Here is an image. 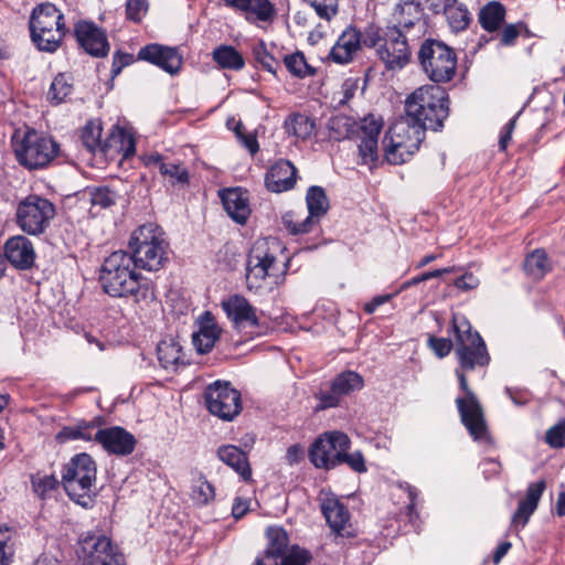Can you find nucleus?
I'll list each match as a JSON object with an SVG mask.
<instances>
[{"label": "nucleus", "instance_id": "obj_43", "mask_svg": "<svg viewBox=\"0 0 565 565\" xmlns=\"http://www.w3.org/2000/svg\"><path fill=\"white\" fill-rule=\"evenodd\" d=\"M72 90V78L68 75L61 73L54 77L47 92V98L55 104H60L71 95Z\"/></svg>", "mask_w": 565, "mask_h": 565}, {"label": "nucleus", "instance_id": "obj_5", "mask_svg": "<svg viewBox=\"0 0 565 565\" xmlns=\"http://www.w3.org/2000/svg\"><path fill=\"white\" fill-rule=\"evenodd\" d=\"M405 114L425 128L437 131L449 115L448 94L438 85H424L407 97Z\"/></svg>", "mask_w": 565, "mask_h": 565}, {"label": "nucleus", "instance_id": "obj_27", "mask_svg": "<svg viewBox=\"0 0 565 565\" xmlns=\"http://www.w3.org/2000/svg\"><path fill=\"white\" fill-rule=\"evenodd\" d=\"M545 488L544 480L529 484L525 497L519 502L518 509L512 515L511 522L514 526L521 525L523 527L526 525L531 515L535 512Z\"/></svg>", "mask_w": 565, "mask_h": 565}, {"label": "nucleus", "instance_id": "obj_18", "mask_svg": "<svg viewBox=\"0 0 565 565\" xmlns=\"http://www.w3.org/2000/svg\"><path fill=\"white\" fill-rule=\"evenodd\" d=\"M94 440L100 444L105 451L116 456L130 455L136 446L134 435L119 426L98 428Z\"/></svg>", "mask_w": 565, "mask_h": 565}, {"label": "nucleus", "instance_id": "obj_52", "mask_svg": "<svg viewBox=\"0 0 565 565\" xmlns=\"http://www.w3.org/2000/svg\"><path fill=\"white\" fill-rule=\"evenodd\" d=\"M320 19L330 21L339 11V0H306Z\"/></svg>", "mask_w": 565, "mask_h": 565}, {"label": "nucleus", "instance_id": "obj_40", "mask_svg": "<svg viewBox=\"0 0 565 565\" xmlns=\"http://www.w3.org/2000/svg\"><path fill=\"white\" fill-rule=\"evenodd\" d=\"M331 383L342 397L361 390L364 384L362 376L354 371H345L338 374Z\"/></svg>", "mask_w": 565, "mask_h": 565}, {"label": "nucleus", "instance_id": "obj_42", "mask_svg": "<svg viewBox=\"0 0 565 565\" xmlns=\"http://www.w3.org/2000/svg\"><path fill=\"white\" fill-rule=\"evenodd\" d=\"M158 359L164 369L175 366L182 359V349L174 341H161L157 347Z\"/></svg>", "mask_w": 565, "mask_h": 565}, {"label": "nucleus", "instance_id": "obj_2", "mask_svg": "<svg viewBox=\"0 0 565 565\" xmlns=\"http://www.w3.org/2000/svg\"><path fill=\"white\" fill-rule=\"evenodd\" d=\"M132 258L125 250H117L105 258L99 282L103 290L110 297H132L140 306H148L154 299V291L136 271Z\"/></svg>", "mask_w": 565, "mask_h": 565}, {"label": "nucleus", "instance_id": "obj_33", "mask_svg": "<svg viewBox=\"0 0 565 565\" xmlns=\"http://www.w3.org/2000/svg\"><path fill=\"white\" fill-rule=\"evenodd\" d=\"M282 223L291 235L307 234L319 224L311 215H303L302 212L297 211L285 213L282 215Z\"/></svg>", "mask_w": 565, "mask_h": 565}, {"label": "nucleus", "instance_id": "obj_32", "mask_svg": "<svg viewBox=\"0 0 565 565\" xmlns=\"http://www.w3.org/2000/svg\"><path fill=\"white\" fill-rule=\"evenodd\" d=\"M505 18V8L499 1H490L483 6L478 14V20L483 30L498 31Z\"/></svg>", "mask_w": 565, "mask_h": 565}, {"label": "nucleus", "instance_id": "obj_46", "mask_svg": "<svg viewBox=\"0 0 565 565\" xmlns=\"http://www.w3.org/2000/svg\"><path fill=\"white\" fill-rule=\"evenodd\" d=\"M384 126L382 116L375 114H367L360 122H358V134L362 132L363 138H373L379 140V136Z\"/></svg>", "mask_w": 565, "mask_h": 565}, {"label": "nucleus", "instance_id": "obj_38", "mask_svg": "<svg viewBox=\"0 0 565 565\" xmlns=\"http://www.w3.org/2000/svg\"><path fill=\"white\" fill-rule=\"evenodd\" d=\"M97 428L95 422H83L75 426H65L56 435L58 443H65L68 440L83 439L86 441L94 440V430Z\"/></svg>", "mask_w": 565, "mask_h": 565}, {"label": "nucleus", "instance_id": "obj_58", "mask_svg": "<svg viewBox=\"0 0 565 565\" xmlns=\"http://www.w3.org/2000/svg\"><path fill=\"white\" fill-rule=\"evenodd\" d=\"M428 344L438 358L447 356L452 348L451 340L446 338L430 337L428 339Z\"/></svg>", "mask_w": 565, "mask_h": 565}, {"label": "nucleus", "instance_id": "obj_14", "mask_svg": "<svg viewBox=\"0 0 565 565\" xmlns=\"http://www.w3.org/2000/svg\"><path fill=\"white\" fill-rule=\"evenodd\" d=\"M57 150L58 146L53 139L42 137L34 130L28 131L21 143L14 148L18 161L30 170L49 164Z\"/></svg>", "mask_w": 565, "mask_h": 565}, {"label": "nucleus", "instance_id": "obj_41", "mask_svg": "<svg viewBox=\"0 0 565 565\" xmlns=\"http://www.w3.org/2000/svg\"><path fill=\"white\" fill-rule=\"evenodd\" d=\"M146 167L158 168L163 177H188L186 171L180 166L163 161L162 156L159 153H150L141 158Z\"/></svg>", "mask_w": 565, "mask_h": 565}, {"label": "nucleus", "instance_id": "obj_29", "mask_svg": "<svg viewBox=\"0 0 565 565\" xmlns=\"http://www.w3.org/2000/svg\"><path fill=\"white\" fill-rule=\"evenodd\" d=\"M200 329L193 334V344L201 354L210 352L218 340L221 329L215 323L211 312H204L200 318Z\"/></svg>", "mask_w": 565, "mask_h": 565}, {"label": "nucleus", "instance_id": "obj_3", "mask_svg": "<svg viewBox=\"0 0 565 565\" xmlns=\"http://www.w3.org/2000/svg\"><path fill=\"white\" fill-rule=\"evenodd\" d=\"M278 254H282V247L275 238L257 239L254 243L246 267L248 289L260 288L266 279H271L273 284L285 279L289 259H278Z\"/></svg>", "mask_w": 565, "mask_h": 565}, {"label": "nucleus", "instance_id": "obj_12", "mask_svg": "<svg viewBox=\"0 0 565 565\" xmlns=\"http://www.w3.org/2000/svg\"><path fill=\"white\" fill-rule=\"evenodd\" d=\"M54 204L39 195H28L18 203L15 210V224L30 236L43 235L55 216Z\"/></svg>", "mask_w": 565, "mask_h": 565}, {"label": "nucleus", "instance_id": "obj_39", "mask_svg": "<svg viewBox=\"0 0 565 565\" xmlns=\"http://www.w3.org/2000/svg\"><path fill=\"white\" fill-rule=\"evenodd\" d=\"M213 60L223 68L241 70L245 62L243 56L230 45H222L213 51Z\"/></svg>", "mask_w": 565, "mask_h": 565}, {"label": "nucleus", "instance_id": "obj_28", "mask_svg": "<svg viewBox=\"0 0 565 565\" xmlns=\"http://www.w3.org/2000/svg\"><path fill=\"white\" fill-rule=\"evenodd\" d=\"M217 458L232 468L244 481L252 480V468L248 456L235 445H223L216 451Z\"/></svg>", "mask_w": 565, "mask_h": 565}, {"label": "nucleus", "instance_id": "obj_17", "mask_svg": "<svg viewBox=\"0 0 565 565\" xmlns=\"http://www.w3.org/2000/svg\"><path fill=\"white\" fill-rule=\"evenodd\" d=\"M320 508L331 531L342 537L354 536L350 512L332 493L320 492Z\"/></svg>", "mask_w": 565, "mask_h": 565}, {"label": "nucleus", "instance_id": "obj_13", "mask_svg": "<svg viewBox=\"0 0 565 565\" xmlns=\"http://www.w3.org/2000/svg\"><path fill=\"white\" fill-rule=\"evenodd\" d=\"M85 565H125V556L104 534L87 532L78 541L76 551Z\"/></svg>", "mask_w": 565, "mask_h": 565}, {"label": "nucleus", "instance_id": "obj_6", "mask_svg": "<svg viewBox=\"0 0 565 565\" xmlns=\"http://www.w3.org/2000/svg\"><path fill=\"white\" fill-rule=\"evenodd\" d=\"M427 128L406 114L388 129L383 142L385 160L391 164H402L409 160L425 139Z\"/></svg>", "mask_w": 565, "mask_h": 565}, {"label": "nucleus", "instance_id": "obj_4", "mask_svg": "<svg viewBox=\"0 0 565 565\" xmlns=\"http://www.w3.org/2000/svg\"><path fill=\"white\" fill-rule=\"evenodd\" d=\"M130 257L137 268L157 271L168 260L169 243L163 230L156 223H146L130 235Z\"/></svg>", "mask_w": 565, "mask_h": 565}, {"label": "nucleus", "instance_id": "obj_47", "mask_svg": "<svg viewBox=\"0 0 565 565\" xmlns=\"http://www.w3.org/2000/svg\"><path fill=\"white\" fill-rule=\"evenodd\" d=\"M286 68L297 77H306L313 74V68L307 63L300 52L286 55L284 60Z\"/></svg>", "mask_w": 565, "mask_h": 565}, {"label": "nucleus", "instance_id": "obj_8", "mask_svg": "<svg viewBox=\"0 0 565 565\" xmlns=\"http://www.w3.org/2000/svg\"><path fill=\"white\" fill-rule=\"evenodd\" d=\"M102 122L98 119L89 120L82 130V140L85 148L96 154H121V159H128L135 154L136 142L131 134L125 128L113 126L106 140L102 141Z\"/></svg>", "mask_w": 565, "mask_h": 565}, {"label": "nucleus", "instance_id": "obj_50", "mask_svg": "<svg viewBox=\"0 0 565 565\" xmlns=\"http://www.w3.org/2000/svg\"><path fill=\"white\" fill-rule=\"evenodd\" d=\"M360 89V79L356 77H349L343 81L340 89L334 93L333 100H337L339 106H344L355 96Z\"/></svg>", "mask_w": 565, "mask_h": 565}, {"label": "nucleus", "instance_id": "obj_1", "mask_svg": "<svg viewBox=\"0 0 565 565\" xmlns=\"http://www.w3.org/2000/svg\"><path fill=\"white\" fill-rule=\"evenodd\" d=\"M456 332V355L459 361V367L456 369V375L460 388L465 392L463 397L456 398V405L460 415L461 423L475 440H481L487 437L488 430L482 407L470 390L466 373L475 370L477 366H484L490 358L487 352L484 341L476 331H471L469 322L454 324Z\"/></svg>", "mask_w": 565, "mask_h": 565}, {"label": "nucleus", "instance_id": "obj_19", "mask_svg": "<svg viewBox=\"0 0 565 565\" xmlns=\"http://www.w3.org/2000/svg\"><path fill=\"white\" fill-rule=\"evenodd\" d=\"M138 58L159 66L170 75H177L183 62L182 55L177 47L164 46L158 43L141 47Z\"/></svg>", "mask_w": 565, "mask_h": 565}, {"label": "nucleus", "instance_id": "obj_53", "mask_svg": "<svg viewBox=\"0 0 565 565\" xmlns=\"http://www.w3.org/2000/svg\"><path fill=\"white\" fill-rule=\"evenodd\" d=\"M279 559L280 565H308L311 554L307 550L294 545Z\"/></svg>", "mask_w": 565, "mask_h": 565}, {"label": "nucleus", "instance_id": "obj_54", "mask_svg": "<svg viewBox=\"0 0 565 565\" xmlns=\"http://www.w3.org/2000/svg\"><path fill=\"white\" fill-rule=\"evenodd\" d=\"M149 9L148 0H127L126 17L128 20L139 23L147 14Z\"/></svg>", "mask_w": 565, "mask_h": 565}, {"label": "nucleus", "instance_id": "obj_55", "mask_svg": "<svg viewBox=\"0 0 565 565\" xmlns=\"http://www.w3.org/2000/svg\"><path fill=\"white\" fill-rule=\"evenodd\" d=\"M343 463L348 465L353 471H355L358 473H363L367 470L364 457L361 451H354V452H349V450L342 451V455L339 459V466L343 465Z\"/></svg>", "mask_w": 565, "mask_h": 565}, {"label": "nucleus", "instance_id": "obj_44", "mask_svg": "<svg viewBox=\"0 0 565 565\" xmlns=\"http://www.w3.org/2000/svg\"><path fill=\"white\" fill-rule=\"evenodd\" d=\"M85 193L88 194L92 205L100 206L102 209L114 205L119 196L118 193L109 186L88 188Z\"/></svg>", "mask_w": 565, "mask_h": 565}, {"label": "nucleus", "instance_id": "obj_16", "mask_svg": "<svg viewBox=\"0 0 565 565\" xmlns=\"http://www.w3.org/2000/svg\"><path fill=\"white\" fill-rule=\"evenodd\" d=\"M204 397L209 412L222 420H232L242 411L241 394L228 382L210 384Z\"/></svg>", "mask_w": 565, "mask_h": 565}, {"label": "nucleus", "instance_id": "obj_45", "mask_svg": "<svg viewBox=\"0 0 565 565\" xmlns=\"http://www.w3.org/2000/svg\"><path fill=\"white\" fill-rule=\"evenodd\" d=\"M252 53L257 64H259L265 71L276 74L277 68L279 67V62L267 51L264 41H259L254 44Z\"/></svg>", "mask_w": 565, "mask_h": 565}, {"label": "nucleus", "instance_id": "obj_64", "mask_svg": "<svg viewBox=\"0 0 565 565\" xmlns=\"http://www.w3.org/2000/svg\"><path fill=\"white\" fill-rule=\"evenodd\" d=\"M302 458L303 450L302 447L298 444L291 445L286 451V460L290 466L300 462Z\"/></svg>", "mask_w": 565, "mask_h": 565}, {"label": "nucleus", "instance_id": "obj_15", "mask_svg": "<svg viewBox=\"0 0 565 565\" xmlns=\"http://www.w3.org/2000/svg\"><path fill=\"white\" fill-rule=\"evenodd\" d=\"M351 440L342 431L333 430L320 435L310 446L309 459L319 469H333L339 466L342 451L349 450Z\"/></svg>", "mask_w": 565, "mask_h": 565}, {"label": "nucleus", "instance_id": "obj_26", "mask_svg": "<svg viewBox=\"0 0 565 565\" xmlns=\"http://www.w3.org/2000/svg\"><path fill=\"white\" fill-rule=\"evenodd\" d=\"M396 24L403 31L422 35L424 25L420 23V4L418 0H399L394 9Z\"/></svg>", "mask_w": 565, "mask_h": 565}, {"label": "nucleus", "instance_id": "obj_10", "mask_svg": "<svg viewBox=\"0 0 565 565\" xmlns=\"http://www.w3.org/2000/svg\"><path fill=\"white\" fill-rule=\"evenodd\" d=\"M418 60L425 74L435 83L450 82L457 70V55L444 42L427 39L420 45Z\"/></svg>", "mask_w": 565, "mask_h": 565}, {"label": "nucleus", "instance_id": "obj_49", "mask_svg": "<svg viewBox=\"0 0 565 565\" xmlns=\"http://www.w3.org/2000/svg\"><path fill=\"white\" fill-rule=\"evenodd\" d=\"M315 397L319 401V404L316 406V411L337 407L342 398V396L334 390V385L332 383L328 387L321 386L318 392L315 393Z\"/></svg>", "mask_w": 565, "mask_h": 565}, {"label": "nucleus", "instance_id": "obj_21", "mask_svg": "<svg viewBox=\"0 0 565 565\" xmlns=\"http://www.w3.org/2000/svg\"><path fill=\"white\" fill-rule=\"evenodd\" d=\"M225 6L244 14L246 21L262 25L271 23L276 15V8L270 0H223Z\"/></svg>", "mask_w": 565, "mask_h": 565}, {"label": "nucleus", "instance_id": "obj_23", "mask_svg": "<svg viewBox=\"0 0 565 565\" xmlns=\"http://www.w3.org/2000/svg\"><path fill=\"white\" fill-rule=\"evenodd\" d=\"M75 36L79 45L90 55L100 57L107 55L109 44L105 32L92 22H78L75 25Z\"/></svg>", "mask_w": 565, "mask_h": 565}, {"label": "nucleus", "instance_id": "obj_30", "mask_svg": "<svg viewBox=\"0 0 565 565\" xmlns=\"http://www.w3.org/2000/svg\"><path fill=\"white\" fill-rule=\"evenodd\" d=\"M267 546L265 556L273 559L277 564V559L289 550V536L285 529L281 526H269L266 530Z\"/></svg>", "mask_w": 565, "mask_h": 565}, {"label": "nucleus", "instance_id": "obj_31", "mask_svg": "<svg viewBox=\"0 0 565 565\" xmlns=\"http://www.w3.org/2000/svg\"><path fill=\"white\" fill-rule=\"evenodd\" d=\"M329 137L337 141L350 139L358 135V122L353 117L337 114L329 118L327 122Z\"/></svg>", "mask_w": 565, "mask_h": 565}, {"label": "nucleus", "instance_id": "obj_63", "mask_svg": "<svg viewBox=\"0 0 565 565\" xmlns=\"http://www.w3.org/2000/svg\"><path fill=\"white\" fill-rule=\"evenodd\" d=\"M479 279L471 273H466L455 280V286L458 289L471 290L478 287Z\"/></svg>", "mask_w": 565, "mask_h": 565}, {"label": "nucleus", "instance_id": "obj_37", "mask_svg": "<svg viewBox=\"0 0 565 565\" xmlns=\"http://www.w3.org/2000/svg\"><path fill=\"white\" fill-rule=\"evenodd\" d=\"M315 127V120L305 114L296 113L285 120V129L287 134L300 139L309 138L312 135Z\"/></svg>", "mask_w": 565, "mask_h": 565}, {"label": "nucleus", "instance_id": "obj_59", "mask_svg": "<svg viewBox=\"0 0 565 565\" xmlns=\"http://www.w3.org/2000/svg\"><path fill=\"white\" fill-rule=\"evenodd\" d=\"M520 28H525V23L520 22L516 24H508L501 32L500 42L504 46L513 45L518 36L520 35Z\"/></svg>", "mask_w": 565, "mask_h": 565}, {"label": "nucleus", "instance_id": "obj_24", "mask_svg": "<svg viewBox=\"0 0 565 565\" xmlns=\"http://www.w3.org/2000/svg\"><path fill=\"white\" fill-rule=\"evenodd\" d=\"M220 198L227 215L237 224H246L252 212L247 192L242 188H228L220 191Z\"/></svg>", "mask_w": 565, "mask_h": 565}, {"label": "nucleus", "instance_id": "obj_56", "mask_svg": "<svg viewBox=\"0 0 565 565\" xmlns=\"http://www.w3.org/2000/svg\"><path fill=\"white\" fill-rule=\"evenodd\" d=\"M545 441L553 448L565 446V418L547 429Z\"/></svg>", "mask_w": 565, "mask_h": 565}, {"label": "nucleus", "instance_id": "obj_51", "mask_svg": "<svg viewBox=\"0 0 565 565\" xmlns=\"http://www.w3.org/2000/svg\"><path fill=\"white\" fill-rule=\"evenodd\" d=\"M192 500L201 505L207 504L214 498V488L205 479H198L191 492Z\"/></svg>", "mask_w": 565, "mask_h": 565}, {"label": "nucleus", "instance_id": "obj_62", "mask_svg": "<svg viewBox=\"0 0 565 565\" xmlns=\"http://www.w3.org/2000/svg\"><path fill=\"white\" fill-rule=\"evenodd\" d=\"M57 484L58 480L54 476H45L33 482L34 490L39 495H44L47 491L54 490Z\"/></svg>", "mask_w": 565, "mask_h": 565}, {"label": "nucleus", "instance_id": "obj_60", "mask_svg": "<svg viewBox=\"0 0 565 565\" xmlns=\"http://www.w3.org/2000/svg\"><path fill=\"white\" fill-rule=\"evenodd\" d=\"M297 179H265L268 191L281 193L294 189Z\"/></svg>", "mask_w": 565, "mask_h": 565}, {"label": "nucleus", "instance_id": "obj_22", "mask_svg": "<svg viewBox=\"0 0 565 565\" xmlns=\"http://www.w3.org/2000/svg\"><path fill=\"white\" fill-rule=\"evenodd\" d=\"M222 308L238 330L259 326L256 308L243 296L233 295L228 297L222 301Z\"/></svg>", "mask_w": 565, "mask_h": 565}, {"label": "nucleus", "instance_id": "obj_25", "mask_svg": "<svg viewBox=\"0 0 565 565\" xmlns=\"http://www.w3.org/2000/svg\"><path fill=\"white\" fill-rule=\"evenodd\" d=\"M362 47V33L354 26H348L331 49L330 57L338 64L350 63Z\"/></svg>", "mask_w": 565, "mask_h": 565}, {"label": "nucleus", "instance_id": "obj_34", "mask_svg": "<svg viewBox=\"0 0 565 565\" xmlns=\"http://www.w3.org/2000/svg\"><path fill=\"white\" fill-rule=\"evenodd\" d=\"M443 13L449 26L456 32L466 30L471 21V15L467 7L459 3L458 0L448 2Z\"/></svg>", "mask_w": 565, "mask_h": 565}, {"label": "nucleus", "instance_id": "obj_9", "mask_svg": "<svg viewBox=\"0 0 565 565\" xmlns=\"http://www.w3.org/2000/svg\"><path fill=\"white\" fill-rule=\"evenodd\" d=\"M31 38L40 51L55 52L65 35L64 15L52 3H43L33 10L30 19Z\"/></svg>", "mask_w": 565, "mask_h": 565}, {"label": "nucleus", "instance_id": "obj_20", "mask_svg": "<svg viewBox=\"0 0 565 565\" xmlns=\"http://www.w3.org/2000/svg\"><path fill=\"white\" fill-rule=\"evenodd\" d=\"M4 256L14 268L31 269L35 263L36 254L33 243L24 235H15L4 243Z\"/></svg>", "mask_w": 565, "mask_h": 565}, {"label": "nucleus", "instance_id": "obj_35", "mask_svg": "<svg viewBox=\"0 0 565 565\" xmlns=\"http://www.w3.org/2000/svg\"><path fill=\"white\" fill-rule=\"evenodd\" d=\"M525 273L534 278L542 279L552 270V264L544 249H535L529 254L524 260Z\"/></svg>", "mask_w": 565, "mask_h": 565}, {"label": "nucleus", "instance_id": "obj_61", "mask_svg": "<svg viewBox=\"0 0 565 565\" xmlns=\"http://www.w3.org/2000/svg\"><path fill=\"white\" fill-rule=\"evenodd\" d=\"M134 62V56L128 53L116 52L113 57L111 65V77L119 75L125 66L130 65Z\"/></svg>", "mask_w": 565, "mask_h": 565}, {"label": "nucleus", "instance_id": "obj_57", "mask_svg": "<svg viewBox=\"0 0 565 565\" xmlns=\"http://www.w3.org/2000/svg\"><path fill=\"white\" fill-rule=\"evenodd\" d=\"M266 177H297V168L291 161L279 159L268 168Z\"/></svg>", "mask_w": 565, "mask_h": 565}, {"label": "nucleus", "instance_id": "obj_7", "mask_svg": "<svg viewBox=\"0 0 565 565\" xmlns=\"http://www.w3.org/2000/svg\"><path fill=\"white\" fill-rule=\"evenodd\" d=\"M97 466L88 454H78L63 467L62 483L67 495L77 504L88 507L95 494Z\"/></svg>", "mask_w": 565, "mask_h": 565}, {"label": "nucleus", "instance_id": "obj_11", "mask_svg": "<svg viewBox=\"0 0 565 565\" xmlns=\"http://www.w3.org/2000/svg\"><path fill=\"white\" fill-rule=\"evenodd\" d=\"M422 35L403 31L399 26H387L382 38L374 42L376 53L390 71L402 70L412 57V45Z\"/></svg>", "mask_w": 565, "mask_h": 565}, {"label": "nucleus", "instance_id": "obj_36", "mask_svg": "<svg viewBox=\"0 0 565 565\" xmlns=\"http://www.w3.org/2000/svg\"><path fill=\"white\" fill-rule=\"evenodd\" d=\"M306 204L308 214L318 222H320L329 210V200L327 194L324 190L318 185H312L308 189L306 194Z\"/></svg>", "mask_w": 565, "mask_h": 565}, {"label": "nucleus", "instance_id": "obj_48", "mask_svg": "<svg viewBox=\"0 0 565 565\" xmlns=\"http://www.w3.org/2000/svg\"><path fill=\"white\" fill-rule=\"evenodd\" d=\"M377 148L379 140L373 138H362L361 143L359 145L360 163L372 169L379 160Z\"/></svg>", "mask_w": 565, "mask_h": 565}]
</instances>
